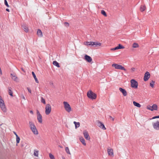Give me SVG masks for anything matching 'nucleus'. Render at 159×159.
Here are the masks:
<instances>
[{
	"instance_id": "1",
	"label": "nucleus",
	"mask_w": 159,
	"mask_h": 159,
	"mask_svg": "<svg viewBox=\"0 0 159 159\" xmlns=\"http://www.w3.org/2000/svg\"><path fill=\"white\" fill-rule=\"evenodd\" d=\"M87 95L89 98L92 99H95L97 97L96 94L91 91H90L89 92H88Z\"/></svg>"
},
{
	"instance_id": "2",
	"label": "nucleus",
	"mask_w": 159,
	"mask_h": 159,
	"mask_svg": "<svg viewBox=\"0 0 159 159\" xmlns=\"http://www.w3.org/2000/svg\"><path fill=\"white\" fill-rule=\"evenodd\" d=\"M112 67H114L116 69L121 70L125 71L126 70V69L124 67L122 66L121 65H120L114 63L112 64Z\"/></svg>"
},
{
	"instance_id": "3",
	"label": "nucleus",
	"mask_w": 159,
	"mask_h": 159,
	"mask_svg": "<svg viewBox=\"0 0 159 159\" xmlns=\"http://www.w3.org/2000/svg\"><path fill=\"white\" fill-rule=\"evenodd\" d=\"M63 103L66 111L68 112H70L71 110V108L70 105L66 102H64Z\"/></svg>"
},
{
	"instance_id": "4",
	"label": "nucleus",
	"mask_w": 159,
	"mask_h": 159,
	"mask_svg": "<svg viewBox=\"0 0 159 159\" xmlns=\"http://www.w3.org/2000/svg\"><path fill=\"white\" fill-rule=\"evenodd\" d=\"M131 86L132 88L136 89L138 88V83L137 81L134 79L131 80L130 81Z\"/></svg>"
},
{
	"instance_id": "5",
	"label": "nucleus",
	"mask_w": 159,
	"mask_h": 159,
	"mask_svg": "<svg viewBox=\"0 0 159 159\" xmlns=\"http://www.w3.org/2000/svg\"><path fill=\"white\" fill-rule=\"evenodd\" d=\"M51 107L49 104H47L46 105L45 107V113L46 115L49 114L51 112Z\"/></svg>"
},
{
	"instance_id": "6",
	"label": "nucleus",
	"mask_w": 159,
	"mask_h": 159,
	"mask_svg": "<svg viewBox=\"0 0 159 159\" xmlns=\"http://www.w3.org/2000/svg\"><path fill=\"white\" fill-rule=\"evenodd\" d=\"M11 76L12 79L14 81L17 82H19V79L17 77L15 73H11Z\"/></svg>"
},
{
	"instance_id": "7",
	"label": "nucleus",
	"mask_w": 159,
	"mask_h": 159,
	"mask_svg": "<svg viewBox=\"0 0 159 159\" xmlns=\"http://www.w3.org/2000/svg\"><path fill=\"white\" fill-rule=\"evenodd\" d=\"M97 125L100 128L104 130L106 129L104 125L102 122L99 121H97Z\"/></svg>"
},
{
	"instance_id": "8",
	"label": "nucleus",
	"mask_w": 159,
	"mask_h": 159,
	"mask_svg": "<svg viewBox=\"0 0 159 159\" xmlns=\"http://www.w3.org/2000/svg\"><path fill=\"white\" fill-rule=\"evenodd\" d=\"M37 119L38 121L40 123H42V116L38 110H37Z\"/></svg>"
},
{
	"instance_id": "9",
	"label": "nucleus",
	"mask_w": 159,
	"mask_h": 159,
	"mask_svg": "<svg viewBox=\"0 0 159 159\" xmlns=\"http://www.w3.org/2000/svg\"><path fill=\"white\" fill-rule=\"evenodd\" d=\"M150 75L148 71H147L144 74L143 78L144 80V81H147L150 78Z\"/></svg>"
},
{
	"instance_id": "10",
	"label": "nucleus",
	"mask_w": 159,
	"mask_h": 159,
	"mask_svg": "<svg viewBox=\"0 0 159 159\" xmlns=\"http://www.w3.org/2000/svg\"><path fill=\"white\" fill-rule=\"evenodd\" d=\"M153 128L156 130H159V121H157L156 122L152 123Z\"/></svg>"
},
{
	"instance_id": "11",
	"label": "nucleus",
	"mask_w": 159,
	"mask_h": 159,
	"mask_svg": "<svg viewBox=\"0 0 159 159\" xmlns=\"http://www.w3.org/2000/svg\"><path fill=\"white\" fill-rule=\"evenodd\" d=\"M84 59L89 62H90L92 61V58L91 57L87 55H85Z\"/></svg>"
},
{
	"instance_id": "12",
	"label": "nucleus",
	"mask_w": 159,
	"mask_h": 159,
	"mask_svg": "<svg viewBox=\"0 0 159 159\" xmlns=\"http://www.w3.org/2000/svg\"><path fill=\"white\" fill-rule=\"evenodd\" d=\"M83 134L84 137L87 140H89L90 139V137H89V134L87 131H84L83 132Z\"/></svg>"
},
{
	"instance_id": "13",
	"label": "nucleus",
	"mask_w": 159,
	"mask_h": 159,
	"mask_svg": "<svg viewBox=\"0 0 159 159\" xmlns=\"http://www.w3.org/2000/svg\"><path fill=\"white\" fill-rule=\"evenodd\" d=\"M119 90L122 93L124 96H125L127 95V93L126 91L124 89L120 88H119Z\"/></svg>"
},
{
	"instance_id": "14",
	"label": "nucleus",
	"mask_w": 159,
	"mask_h": 159,
	"mask_svg": "<svg viewBox=\"0 0 159 159\" xmlns=\"http://www.w3.org/2000/svg\"><path fill=\"white\" fill-rule=\"evenodd\" d=\"M22 28L23 30L26 32H28V29L27 25H23L22 26Z\"/></svg>"
},
{
	"instance_id": "15",
	"label": "nucleus",
	"mask_w": 159,
	"mask_h": 159,
	"mask_svg": "<svg viewBox=\"0 0 159 159\" xmlns=\"http://www.w3.org/2000/svg\"><path fill=\"white\" fill-rule=\"evenodd\" d=\"M94 43L92 42H84V44L89 46H94Z\"/></svg>"
},
{
	"instance_id": "16",
	"label": "nucleus",
	"mask_w": 159,
	"mask_h": 159,
	"mask_svg": "<svg viewBox=\"0 0 159 159\" xmlns=\"http://www.w3.org/2000/svg\"><path fill=\"white\" fill-rule=\"evenodd\" d=\"M0 107L2 109V110L4 112H6L7 110H6V108L5 107V104H1V105H0Z\"/></svg>"
},
{
	"instance_id": "17",
	"label": "nucleus",
	"mask_w": 159,
	"mask_h": 159,
	"mask_svg": "<svg viewBox=\"0 0 159 159\" xmlns=\"http://www.w3.org/2000/svg\"><path fill=\"white\" fill-rule=\"evenodd\" d=\"M152 109L151 111H153V110L156 111L157 110V104H153L151 107Z\"/></svg>"
},
{
	"instance_id": "18",
	"label": "nucleus",
	"mask_w": 159,
	"mask_h": 159,
	"mask_svg": "<svg viewBox=\"0 0 159 159\" xmlns=\"http://www.w3.org/2000/svg\"><path fill=\"white\" fill-rule=\"evenodd\" d=\"M29 124L30 125V128L31 130L34 129L36 128V127L34 123L30 121Z\"/></svg>"
},
{
	"instance_id": "19",
	"label": "nucleus",
	"mask_w": 159,
	"mask_h": 159,
	"mask_svg": "<svg viewBox=\"0 0 159 159\" xmlns=\"http://www.w3.org/2000/svg\"><path fill=\"white\" fill-rule=\"evenodd\" d=\"M107 152L109 155H112L113 154V149H108Z\"/></svg>"
},
{
	"instance_id": "20",
	"label": "nucleus",
	"mask_w": 159,
	"mask_h": 159,
	"mask_svg": "<svg viewBox=\"0 0 159 159\" xmlns=\"http://www.w3.org/2000/svg\"><path fill=\"white\" fill-rule=\"evenodd\" d=\"M37 34L40 37H41L43 36L42 31L40 29H38L37 31Z\"/></svg>"
},
{
	"instance_id": "21",
	"label": "nucleus",
	"mask_w": 159,
	"mask_h": 159,
	"mask_svg": "<svg viewBox=\"0 0 159 159\" xmlns=\"http://www.w3.org/2000/svg\"><path fill=\"white\" fill-rule=\"evenodd\" d=\"M8 93L9 94L11 97L13 96V93L12 92L11 89V87H8Z\"/></svg>"
},
{
	"instance_id": "22",
	"label": "nucleus",
	"mask_w": 159,
	"mask_h": 159,
	"mask_svg": "<svg viewBox=\"0 0 159 159\" xmlns=\"http://www.w3.org/2000/svg\"><path fill=\"white\" fill-rule=\"evenodd\" d=\"M32 75H33L34 78V80H35L36 82L37 83H39V81L37 79V78L36 77V75H35L33 71H32Z\"/></svg>"
},
{
	"instance_id": "23",
	"label": "nucleus",
	"mask_w": 159,
	"mask_h": 159,
	"mask_svg": "<svg viewBox=\"0 0 159 159\" xmlns=\"http://www.w3.org/2000/svg\"><path fill=\"white\" fill-rule=\"evenodd\" d=\"M53 64L54 65L56 66L57 67H60V66L59 65V63L56 61H54L53 62Z\"/></svg>"
},
{
	"instance_id": "24",
	"label": "nucleus",
	"mask_w": 159,
	"mask_h": 159,
	"mask_svg": "<svg viewBox=\"0 0 159 159\" xmlns=\"http://www.w3.org/2000/svg\"><path fill=\"white\" fill-rule=\"evenodd\" d=\"M80 140L81 142L82 143V144L84 145H85L86 144L85 142V140L82 137L80 138Z\"/></svg>"
},
{
	"instance_id": "25",
	"label": "nucleus",
	"mask_w": 159,
	"mask_h": 159,
	"mask_svg": "<svg viewBox=\"0 0 159 159\" xmlns=\"http://www.w3.org/2000/svg\"><path fill=\"white\" fill-rule=\"evenodd\" d=\"M133 103L134 105L136 107H141V105L140 104L135 101H134Z\"/></svg>"
},
{
	"instance_id": "26",
	"label": "nucleus",
	"mask_w": 159,
	"mask_h": 159,
	"mask_svg": "<svg viewBox=\"0 0 159 159\" xmlns=\"http://www.w3.org/2000/svg\"><path fill=\"white\" fill-rule=\"evenodd\" d=\"M31 130H32V132H33V133L34 134L37 135L38 134V131L36 128H35V129H34Z\"/></svg>"
},
{
	"instance_id": "27",
	"label": "nucleus",
	"mask_w": 159,
	"mask_h": 159,
	"mask_svg": "<svg viewBox=\"0 0 159 159\" xmlns=\"http://www.w3.org/2000/svg\"><path fill=\"white\" fill-rule=\"evenodd\" d=\"M145 6L144 5H141L140 6V10L141 12H143L145 10Z\"/></svg>"
},
{
	"instance_id": "28",
	"label": "nucleus",
	"mask_w": 159,
	"mask_h": 159,
	"mask_svg": "<svg viewBox=\"0 0 159 159\" xmlns=\"http://www.w3.org/2000/svg\"><path fill=\"white\" fill-rule=\"evenodd\" d=\"M74 123L75 125V127L76 128L79 127L80 126V123L79 122H76L75 121L74 122Z\"/></svg>"
},
{
	"instance_id": "29",
	"label": "nucleus",
	"mask_w": 159,
	"mask_h": 159,
	"mask_svg": "<svg viewBox=\"0 0 159 159\" xmlns=\"http://www.w3.org/2000/svg\"><path fill=\"white\" fill-rule=\"evenodd\" d=\"M139 47V45L138 44L136 43H133L132 45V47L133 48H138Z\"/></svg>"
},
{
	"instance_id": "30",
	"label": "nucleus",
	"mask_w": 159,
	"mask_h": 159,
	"mask_svg": "<svg viewBox=\"0 0 159 159\" xmlns=\"http://www.w3.org/2000/svg\"><path fill=\"white\" fill-rule=\"evenodd\" d=\"M93 43H94V45H95V47L100 46L101 45V43L98 42H93Z\"/></svg>"
},
{
	"instance_id": "31",
	"label": "nucleus",
	"mask_w": 159,
	"mask_h": 159,
	"mask_svg": "<svg viewBox=\"0 0 159 159\" xmlns=\"http://www.w3.org/2000/svg\"><path fill=\"white\" fill-rule=\"evenodd\" d=\"M38 151H37L36 150H34V156L38 157Z\"/></svg>"
},
{
	"instance_id": "32",
	"label": "nucleus",
	"mask_w": 159,
	"mask_h": 159,
	"mask_svg": "<svg viewBox=\"0 0 159 159\" xmlns=\"http://www.w3.org/2000/svg\"><path fill=\"white\" fill-rule=\"evenodd\" d=\"M4 104L3 100L2 99L1 96H0V105Z\"/></svg>"
},
{
	"instance_id": "33",
	"label": "nucleus",
	"mask_w": 159,
	"mask_h": 159,
	"mask_svg": "<svg viewBox=\"0 0 159 159\" xmlns=\"http://www.w3.org/2000/svg\"><path fill=\"white\" fill-rule=\"evenodd\" d=\"M65 151L67 153L70 154V152L68 147H66V148Z\"/></svg>"
},
{
	"instance_id": "34",
	"label": "nucleus",
	"mask_w": 159,
	"mask_h": 159,
	"mask_svg": "<svg viewBox=\"0 0 159 159\" xmlns=\"http://www.w3.org/2000/svg\"><path fill=\"white\" fill-rule=\"evenodd\" d=\"M20 140V137L18 136H17L16 137V142L17 143H19Z\"/></svg>"
},
{
	"instance_id": "35",
	"label": "nucleus",
	"mask_w": 159,
	"mask_h": 159,
	"mask_svg": "<svg viewBox=\"0 0 159 159\" xmlns=\"http://www.w3.org/2000/svg\"><path fill=\"white\" fill-rule=\"evenodd\" d=\"M155 82L153 80L152 81V82L150 83V86L152 87L153 88L154 87V84Z\"/></svg>"
},
{
	"instance_id": "36",
	"label": "nucleus",
	"mask_w": 159,
	"mask_h": 159,
	"mask_svg": "<svg viewBox=\"0 0 159 159\" xmlns=\"http://www.w3.org/2000/svg\"><path fill=\"white\" fill-rule=\"evenodd\" d=\"M41 102L43 103L44 104H46V102H45V99L43 98V97H41Z\"/></svg>"
},
{
	"instance_id": "37",
	"label": "nucleus",
	"mask_w": 159,
	"mask_h": 159,
	"mask_svg": "<svg viewBox=\"0 0 159 159\" xmlns=\"http://www.w3.org/2000/svg\"><path fill=\"white\" fill-rule=\"evenodd\" d=\"M49 156L51 159H55L54 156L51 153L49 154Z\"/></svg>"
},
{
	"instance_id": "38",
	"label": "nucleus",
	"mask_w": 159,
	"mask_h": 159,
	"mask_svg": "<svg viewBox=\"0 0 159 159\" xmlns=\"http://www.w3.org/2000/svg\"><path fill=\"white\" fill-rule=\"evenodd\" d=\"M101 13L105 16H107L106 12L103 10L101 11Z\"/></svg>"
},
{
	"instance_id": "39",
	"label": "nucleus",
	"mask_w": 159,
	"mask_h": 159,
	"mask_svg": "<svg viewBox=\"0 0 159 159\" xmlns=\"http://www.w3.org/2000/svg\"><path fill=\"white\" fill-rule=\"evenodd\" d=\"M117 46L119 49L124 48V47L122 45H121L120 44H119Z\"/></svg>"
},
{
	"instance_id": "40",
	"label": "nucleus",
	"mask_w": 159,
	"mask_h": 159,
	"mask_svg": "<svg viewBox=\"0 0 159 159\" xmlns=\"http://www.w3.org/2000/svg\"><path fill=\"white\" fill-rule=\"evenodd\" d=\"M4 4L7 7H9V6L6 0H4Z\"/></svg>"
},
{
	"instance_id": "41",
	"label": "nucleus",
	"mask_w": 159,
	"mask_h": 159,
	"mask_svg": "<svg viewBox=\"0 0 159 159\" xmlns=\"http://www.w3.org/2000/svg\"><path fill=\"white\" fill-rule=\"evenodd\" d=\"M151 107L152 106L148 105L147 106V108L148 110L151 111V109H152Z\"/></svg>"
},
{
	"instance_id": "42",
	"label": "nucleus",
	"mask_w": 159,
	"mask_h": 159,
	"mask_svg": "<svg viewBox=\"0 0 159 159\" xmlns=\"http://www.w3.org/2000/svg\"><path fill=\"white\" fill-rule=\"evenodd\" d=\"M64 25L65 26H66V27H68L69 26V24L68 22H66L64 23Z\"/></svg>"
},
{
	"instance_id": "43",
	"label": "nucleus",
	"mask_w": 159,
	"mask_h": 159,
	"mask_svg": "<svg viewBox=\"0 0 159 159\" xmlns=\"http://www.w3.org/2000/svg\"><path fill=\"white\" fill-rule=\"evenodd\" d=\"M117 49H119L118 46H117L114 48L111 49V50H115Z\"/></svg>"
},
{
	"instance_id": "44",
	"label": "nucleus",
	"mask_w": 159,
	"mask_h": 159,
	"mask_svg": "<svg viewBox=\"0 0 159 159\" xmlns=\"http://www.w3.org/2000/svg\"><path fill=\"white\" fill-rule=\"evenodd\" d=\"M156 118H159V115L154 116L152 118L150 119V120H152V119H154Z\"/></svg>"
},
{
	"instance_id": "45",
	"label": "nucleus",
	"mask_w": 159,
	"mask_h": 159,
	"mask_svg": "<svg viewBox=\"0 0 159 159\" xmlns=\"http://www.w3.org/2000/svg\"><path fill=\"white\" fill-rule=\"evenodd\" d=\"M27 89L28 91V92L30 93H31V89H30V88H28V87H27Z\"/></svg>"
},
{
	"instance_id": "46",
	"label": "nucleus",
	"mask_w": 159,
	"mask_h": 159,
	"mask_svg": "<svg viewBox=\"0 0 159 159\" xmlns=\"http://www.w3.org/2000/svg\"><path fill=\"white\" fill-rule=\"evenodd\" d=\"M109 118L112 120V121H114V118H113L112 116H109Z\"/></svg>"
},
{
	"instance_id": "47",
	"label": "nucleus",
	"mask_w": 159,
	"mask_h": 159,
	"mask_svg": "<svg viewBox=\"0 0 159 159\" xmlns=\"http://www.w3.org/2000/svg\"><path fill=\"white\" fill-rule=\"evenodd\" d=\"M131 70L132 71H134L135 70V68L133 67L131 69Z\"/></svg>"
},
{
	"instance_id": "48",
	"label": "nucleus",
	"mask_w": 159,
	"mask_h": 159,
	"mask_svg": "<svg viewBox=\"0 0 159 159\" xmlns=\"http://www.w3.org/2000/svg\"><path fill=\"white\" fill-rule=\"evenodd\" d=\"M13 133L14 134L16 135V136L17 137V136H18L17 134H16V132H14V131H13Z\"/></svg>"
},
{
	"instance_id": "49",
	"label": "nucleus",
	"mask_w": 159,
	"mask_h": 159,
	"mask_svg": "<svg viewBox=\"0 0 159 159\" xmlns=\"http://www.w3.org/2000/svg\"><path fill=\"white\" fill-rule=\"evenodd\" d=\"M30 113H31V114H33V111H32V110H30Z\"/></svg>"
},
{
	"instance_id": "50",
	"label": "nucleus",
	"mask_w": 159,
	"mask_h": 159,
	"mask_svg": "<svg viewBox=\"0 0 159 159\" xmlns=\"http://www.w3.org/2000/svg\"><path fill=\"white\" fill-rule=\"evenodd\" d=\"M6 11L8 12H9L10 11V10H9V9L8 8H7L6 9Z\"/></svg>"
},
{
	"instance_id": "51",
	"label": "nucleus",
	"mask_w": 159,
	"mask_h": 159,
	"mask_svg": "<svg viewBox=\"0 0 159 159\" xmlns=\"http://www.w3.org/2000/svg\"><path fill=\"white\" fill-rule=\"evenodd\" d=\"M62 158V159H66L64 157H63Z\"/></svg>"
},
{
	"instance_id": "52",
	"label": "nucleus",
	"mask_w": 159,
	"mask_h": 159,
	"mask_svg": "<svg viewBox=\"0 0 159 159\" xmlns=\"http://www.w3.org/2000/svg\"><path fill=\"white\" fill-rule=\"evenodd\" d=\"M22 71H24V69H23L22 68Z\"/></svg>"
},
{
	"instance_id": "53",
	"label": "nucleus",
	"mask_w": 159,
	"mask_h": 159,
	"mask_svg": "<svg viewBox=\"0 0 159 159\" xmlns=\"http://www.w3.org/2000/svg\"><path fill=\"white\" fill-rule=\"evenodd\" d=\"M23 98H24V99H25V98H24V97H23Z\"/></svg>"
}]
</instances>
